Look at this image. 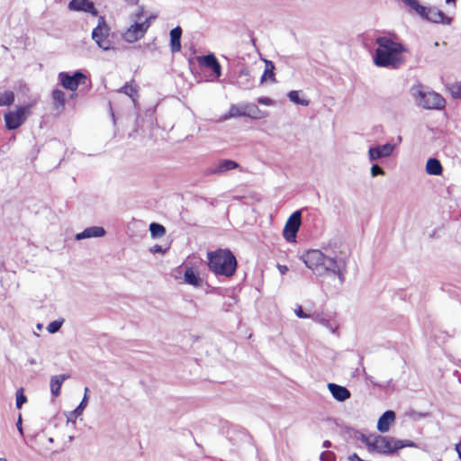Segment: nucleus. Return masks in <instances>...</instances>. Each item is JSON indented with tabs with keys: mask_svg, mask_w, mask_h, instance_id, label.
Segmentation results:
<instances>
[{
	"mask_svg": "<svg viewBox=\"0 0 461 461\" xmlns=\"http://www.w3.org/2000/svg\"><path fill=\"white\" fill-rule=\"evenodd\" d=\"M446 3L449 5L456 6V0H446Z\"/></svg>",
	"mask_w": 461,
	"mask_h": 461,
	"instance_id": "nucleus-50",
	"label": "nucleus"
},
{
	"mask_svg": "<svg viewBox=\"0 0 461 461\" xmlns=\"http://www.w3.org/2000/svg\"><path fill=\"white\" fill-rule=\"evenodd\" d=\"M312 319L321 326L325 327L329 331L333 334L337 333L339 323L336 319L335 314L324 312H313Z\"/></svg>",
	"mask_w": 461,
	"mask_h": 461,
	"instance_id": "nucleus-10",
	"label": "nucleus"
},
{
	"mask_svg": "<svg viewBox=\"0 0 461 461\" xmlns=\"http://www.w3.org/2000/svg\"><path fill=\"white\" fill-rule=\"evenodd\" d=\"M181 35L182 29L177 26L171 30L170 32V47L172 52H177L181 50Z\"/></svg>",
	"mask_w": 461,
	"mask_h": 461,
	"instance_id": "nucleus-23",
	"label": "nucleus"
},
{
	"mask_svg": "<svg viewBox=\"0 0 461 461\" xmlns=\"http://www.w3.org/2000/svg\"><path fill=\"white\" fill-rule=\"evenodd\" d=\"M0 461H7L5 458H0Z\"/></svg>",
	"mask_w": 461,
	"mask_h": 461,
	"instance_id": "nucleus-54",
	"label": "nucleus"
},
{
	"mask_svg": "<svg viewBox=\"0 0 461 461\" xmlns=\"http://www.w3.org/2000/svg\"><path fill=\"white\" fill-rule=\"evenodd\" d=\"M143 14H144V7L143 6H140L133 14H132V17H133V21H137V22H141V17L143 16Z\"/></svg>",
	"mask_w": 461,
	"mask_h": 461,
	"instance_id": "nucleus-43",
	"label": "nucleus"
},
{
	"mask_svg": "<svg viewBox=\"0 0 461 461\" xmlns=\"http://www.w3.org/2000/svg\"><path fill=\"white\" fill-rule=\"evenodd\" d=\"M210 270L216 276H232L237 268L235 256L228 249H218L207 254Z\"/></svg>",
	"mask_w": 461,
	"mask_h": 461,
	"instance_id": "nucleus-3",
	"label": "nucleus"
},
{
	"mask_svg": "<svg viewBox=\"0 0 461 461\" xmlns=\"http://www.w3.org/2000/svg\"><path fill=\"white\" fill-rule=\"evenodd\" d=\"M52 99H53V104L55 107H64L66 103V95L65 93L60 89H54L52 91Z\"/></svg>",
	"mask_w": 461,
	"mask_h": 461,
	"instance_id": "nucleus-28",
	"label": "nucleus"
},
{
	"mask_svg": "<svg viewBox=\"0 0 461 461\" xmlns=\"http://www.w3.org/2000/svg\"><path fill=\"white\" fill-rule=\"evenodd\" d=\"M238 84L243 88H250L252 84L249 79V70L244 68L240 70L238 77Z\"/></svg>",
	"mask_w": 461,
	"mask_h": 461,
	"instance_id": "nucleus-30",
	"label": "nucleus"
},
{
	"mask_svg": "<svg viewBox=\"0 0 461 461\" xmlns=\"http://www.w3.org/2000/svg\"><path fill=\"white\" fill-rule=\"evenodd\" d=\"M154 19H155V16L150 15V16L147 17L144 21L140 22V25L149 24V28Z\"/></svg>",
	"mask_w": 461,
	"mask_h": 461,
	"instance_id": "nucleus-44",
	"label": "nucleus"
},
{
	"mask_svg": "<svg viewBox=\"0 0 461 461\" xmlns=\"http://www.w3.org/2000/svg\"><path fill=\"white\" fill-rule=\"evenodd\" d=\"M118 93L124 94L131 97L133 102H135L134 96L138 93V86L135 84L134 80L127 82L123 86L117 90Z\"/></svg>",
	"mask_w": 461,
	"mask_h": 461,
	"instance_id": "nucleus-26",
	"label": "nucleus"
},
{
	"mask_svg": "<svg viewBox=\"0 0 461 461\" xmlns=\"http://www.w3.org/2000/svg\"><path fill=\"white\" fill-rule=\"evenodd\" d=\"M451 94L454 97L461 98V83H456L451 86Z\"/></svg>",
	"mask_w": 461,
	"mask_h": 461,
	"instance_id": "nucleus-41",
	"label": "nucleus"
},
{
	"mask_svg": "<svg viewBox=\"0 0 461 461\" xmlns=\"http://www.w3.org/2000/svg\"><path fill=\"white\" fill-rule=\"evenodd\" d=\"M394 420V411H386L385 412L383 413V415L379 418L377 421V429L382 433L387 432Z\"/></svg>",
	"mask_w": 461,
	"mask_h": 461,
	"instance_id": "nucleus-20",
	"label": "nucleus"
},
{
	"mask_svg": "<svg viewBox=\"0 0 461 461\" xmlns=\"http://www.w3.org/2000/svg\"><path fill=\"white\" fill-rule=\"evenodd\" d=\"M411 94L417 105L424 109L441 110L446 105V100L437 92L428 90L418 84L411 88Z\"/></svg>",
	"mask_w": 461,
	"mask_h": 461,
	"instance_id": "nucleus-4",
	"label": "nucleus"
},
{
	"mask_svg": "<svg viewBox=\"0 0 461 461\" xmlns=\"http://www.w3.org/2000/svg\"><path fill=\"white\" fill-rule=\"evenodd\" d=\"M341 241L333 238L321 244V249H309L300 256V259L312 272L320 277L337 276L339 283L345 281L346 261L337 255Z\"/></svg>",
	"mask_w": 461,
	"mask_h": 461,
	"instance_id": "nucleus-1",
	"label": "nucleus"
},
{
	"mask_svg": "<svg viewBox=\"0 0 461 461\" xmlns=\"http://www.w3.org/2000/svg\"><path fill=\"white\" fill-rule=\"evenodd\" d=\"M37 329L38 330H41L42 329V324H41V323L37 324Z\"/></svg>",
	"mask_w": 461,
	"mask_h": 461,
	"instance_id": "nucleus-53",
	"label": "nucleus"
},
{
	"mask_svg": "<svg viewBox=\"0 0 461 461\" xmlns=\"http://www.w3.org/2000/svg\"><path fill=\"white\" fill-rule=\"evenodd\" d=\"M32 104L20 106L16 110L9 112L5 115V125L8 130L19 128L31 113Z\"/></svg>",
	"mask_w": 461,
	"mask_h": 461,
	"instance_id": "nucleus-6",
	"label": "nucleus"
},
{
	"mask_svg": "<svg viewBox=\"0 0 461 461\" xmlns=\"http://www.w3.org/2000/svg\"><path fill=\"white\" fill-rule=\"evenodd\" d=\"M273 69H274L273 63L271 61H266V69L261 77V81H264L267 77L274 79L275 75H274Z\"/></svg>",
	"mask_w": 461,
	"mask_h": 461,
	"instance_id": "nucleus-35",
	"label": "nucleus"
},
{
	"mask_svg": "<svg viewBox=\"0 0 461 461\" xmlns=\"http://www.w3.org/2000/svg\"><path fill=\"white\" fill-rule=\"evenodd\" d=\"M104 234L105 230L103 227L92 226L85 229L82 232L77 233L76 235V240H81L90 238H100L104 236Z\"/></svg>",
	"mask_w": 461,
	"mask_h": 461,
	"instance_id": "nucleus-19",
	"label": "nucleus"
},
{
	"mask_svg": "<svg viewBox=\"0 0 461 461\" xmlns=\"http://www.w3.org/2000/svg\"><path fill=\"white\" fill-rule=\"evenodd\" d=\"M245 104H231L227 113L221 116L220 121L224 122L230 118L245 116Z\"/></svg>",
	"mask_w": 461,
	"mask_h": 461,
	"instance_id": "nucleus-22",
	"label": "nucleus"
},
{
	"mask_svg": "<svg viewBox=\"0 0 461 461\" xmlns=\"http://www.w3.org/2000/svg\"><path fill=\"white\" fill-rule=\"evenodd\" d=\"M245 117H250L253 119H258L261 117V111L254 104H245Z\"/></svg>",
	"mask_w": 461,
	"mask_h": 461,
	"instance_id": "nucleus-31",
	"label": "nucleus"
},
{
	"mask_svg": "<svg viewBox=\"0 0 461 461\" xmlns=\"http://www.w3.org/2000/svg\"><path fill=\"white\" fill-rule=\"evenodd\" d=\"M123 1L129 5H138L140 2V0H123Z\"/></svg>",
	"mask_w": 461,
	"mask_h": 461,
	"instance_id": "nucleus-49",
	"label": "nucleus"
},
{
	"mask_svg": "<svg viewBox=\"0 0 461 461\" xmlns=\"http://www.w3.org/2000/svg\"><path fill=\"white\" fill-rule=\"evenodd\" d=\"M320 461H336V455L332 451H323L320 456Z\"/></svg>",
	"mask_w": 461,
	"mask_h": 461,
	"instance_id": "nucleus-38",
	"label": "nucleus"
},
{
	"mask_svg": "<svg viewBox=\"0 0 461 461\" xmlns=\"http://www.w3.org/2000/svg\"><path fill=\"white\" fill-rule=\"evenodd\" d=\"M370 174L373 177H375L378 175L384 176L385 172L377 164H374L370 168Z\"/></svg>",
	"mask_w": 461,
	"mask_h": 461,
	"instance_id": "nucleus-39",
	"label": "nucleus"
},
{
	"mask_svg": "<svg viewBox=\"0 0 461 461\" xmlns=\"http://www.w3.org/2000/svg\"><path fill=\"white\" fill-rule=\"evenodd\" d=\"M27 402V397L23 393V389L20 388L16 392V407L21 409L22 406Z\"/></svg>",
	"mask_w": 461,
	"mask_h": 461,
	"instance_id": "nucleus-34",
	"label": "nucleus"
},
{
	"mask_svg": "<svg viewBox=\"0 0 461 461\" xmlns=\"http://www.w3.org/2000/svg\"><path fill=\"white\" fill-rule=\"evenodd\" d=\"M258 103L262 105H269V106L275 104V102L271 98L266 97V96L258 97Z\"/></svg>",
	"mask_w": 461,
	"mask_h": 461,
	"instance_id": "nucleus-42",
	"label": "nucleus"
},
{
	"mask_svg": "<svg viewBox=\"0 0 461 461\" xmlns=\"http://www.w3.org/2000/svg\"><path fill=\"white\" fill-rule=\"evenodd\" d=\"M29 363H30L31 365H34V364H36V361H35V359L31 358V359H29Z\"/></svg>",
	"mask_w": 461,
	"mask_h": 461,
	"instance_id": "nucleus-52",
	"label": "nucleus"
},
{
	"mask_svg": "<svg viewBox=\"0 0 461 461\" xmlns=\"http://www.w3.org/2000/svg\"><path fill=\"white\" fill-rule=\"evenodd\" d=\"M88 393H89V389L87 387H86L85 392H84V397H83L82 401L80 402V403H77V407L75 410H73L66 414L68 423L71 422V423L75 424L77 419L83 413L84 410L86 409V407L87 406V403H88V399H89Z\"/></svg>",
	"mask_w": 461,
	"mask_h": 461,
	"instance_id": "nucleus-16",
	"label": "nucleus"
},
{
	"mask_svg": "<svg viewBox=\"0 0 461 461\" xmlns=\"http://www.w3.org/2000/svg\"><path fill=\"white\" fill-rule=\"evenodd\" d=\"M108 35L109 28L104 23V19L100 17L98 25L92 32V39L99 48L108 50L111 49L110 41L107 40Z\"/></svg>",
	"mask_w": 461,
	"mask_h": 461,
	"instance_id": "nucleus-8",
	"label": "nucleus"
},
{
	"mask_svg": "<svg viewBox=\"0 0 461 461\" xmlns=\"http://www.w3.org/2000/svg\"><path fill=\"white\" fill-rule=\"evenodd\" d=\"M363 442L370 450L380 454H392L395 452V438L381 435H370L363 438Z\"/></svg>",
	"mask_w": 461,
	"mask_h": 461,
	"instance_id": "nucleus-5",
	"label": "nucleus"
},
{
	"mask_svg": "<svg viewBox=\"0 0 461 461\" xmlns=\"http://www.w3.org/2000/svg\"><path fill=\"white\" fill-rule=\"evenodd\" d=\"M328 389L333 398L339 402H344L350 398L351 393L345 386L330 383L328 384Z\"/></svg>",
	"mask_w": 461,
	"mask_h": 461,
	"instance_id": "nucleus-18",
	"label": "nucleus"
},
{
	"mask_svg": "<svg viewBox=\"0 0 461 461\" xmlns=\"http://www.w3.org/2000/svg\"><path fill=\"white\" fill-rule=\"evenodd\" d=\"M86 78V75L81 71H76L72 75L67 72L59 74V80L62 86L70 91H76L79 85L85 84Z\"/></svg>",
	"mask_w": 461,
	"mask_h": 461,
	"instance_id": "nucleus-9",
	"label": "nucleus"
},
{
	"mask_svg": "<svg viewBox=\"0 0 461 461\" xmlns=\"http://www.w3.org/2000/svg\"><path fill=\"white\" fill-rule=\"evenodd\" d=\"M377 49L374 62L377 67L398 68L403 62L404 47L387 37H378L375 41Z\"/></svg>",
	"mask_w": 461,
	"mask_h": 461,
	"instance_id": "nucleus-2",
	"label": "nucleus"
},
{
	"mask_svg": "<svg viewBox=\"0 0 461 461\" xmlns=\"http://www.w3.org/2000/svg\"><path fill=\"white\" fill-rule=\"evenodd\" d=\"M151 252L153 253H160V252H164L163 249L161 246L159 245H155L151 249Z\"/></svg>",
	"mask_w": 461,
	"mask_h": 461,
	"instance_id": "nucleus-47",
	"label": "nucleus"
},
{
	"mask_svg": "<svg viewBox=\"0 0 461 461\" xmlns=\"http://www.w3.org/2000/svg\"><path fill=\"white\" fill-rule=\"evenodd\" d=\"M330 446H331L330 441H329V440H325V441L323 442V447H325V448H329Z\"/></svg>",
	"mask_w": 461,
	"mask_h": 461,
	"instance_id": "nucleus-51",
	"label": "nucleus"
},
{
	"mask_svg": "<svg viewBox=\"0 0 461 461\" xmlns=\"http://www.w3.org/2000/svg\"><path fill=\"white\" fill-rule=\"evenodd\" d=\"M415 447V443L411 440L395 439V451H397L402 447Z\"/></svg>",
	"mask_w": 461,
	"mask_h": 461,
	"instance_id": "nucleus-37",
	"label": "nucleus"
},
{
	"mask_svg": "<svg viewBox=\"0 0 461 461\" xmlns=\"http://www.w3.org/2000/svg\"><path fill=\"white\" fill-rule=\"evenodd\" d=\"M62 321H53L47 326V330L53 334L59 330L62 325Z\"/></svg>",
	"mask_w": 461,
	"mask_h": 461,
	"instance_id": "nucleus-36",
	"label": "nucleus"
},
{
	"mask_svg": "<svg viewBox=\"0 0 461 461\" xmlns=\"http://www.w3.org/2000/svg\"><path fill=\"white\" fill-rule=\"evenodd\" d=\"M197 60L201 66H204L206 68H211L214 72L216 77L221 76V65L213 54H208L205 56L198 57Z\"/></svg>",
	"mask_w": 461,
	"mask_h": 461,
	"instance_id": "nucleus-17",
	"label": "nucleus"
},
{
	"mask_svg": "<svg viewBox=\"0 0 461 461\" xmlns=\"http://www.w3.org/2000/svg\"><path fill=\"white\" fill-rule=\"evenodd\" d=\"M69 377H70V375H68V374H63V375H58L51 376L50 381V392L53 396L58 397L60 394V389H61L62 384L64 383V381H66Z\"/></svg>",
	"mask_w": 461,
	"mask_h": 461,
	"instance_id": "nucleus-21",
	"label": "nucleus"
},
{
	"mask_svg": "<svg viewBox=\"0 0 461 461\" xmlns=\"http://www.w3.org/2000/svg\"><path fill=\"white\" fill-rule=\"evenodd\" d=\"M395 147V144L391 143H385L383 145H375L370 147L367 151V157L369 161L374 162L378 159L390 157L393 154Z\"/></svg>",
	"mask_w": 461,
	"mask_h": 461,
	"instance_id": "nucleus-11",
	"label": "nucleus"
},
{
	"mask_svg": "<svg viewBox=\"0 0 461 461\" xmlns=\"http://www.w3.org/2000/svg\"><path fill=\"white\" fill-rule=\"evenodd\" d=\"M289 100L293 102L295 104L303 105V106H308L310 104V101L306 98H302L300 96V92L297 90H292L287 95Z\"/></svg>",
	"mask_w": 461,
	"mask_h": 461,
	"instance_id": "nucleus-29",
	"label": "nucleus"
},
{
	"mask_svg": "<svg viewBox=\"0 0 461 461\" xmlns=\"http://www.w3.org/2000/svg\"><path fill=\"white\" fill-rule=\"evenodd\" d=\"M442 166L438 159L430 158L426 163V172L431 176H440L442 174Z\"/></svg>",
	"mask_w": 461,
	"mask_h": 461,
	"instance_id": "nucleus-24",
	"label": "nucleus"
},
{
	"mask_svg": "<svg viewBox=\"0 0 461 461\" xmlns=\"http://www.w3.org/2000/svg\"><path fill=\"white\" fill-rule=\"evenodd\" d=\"M149 230L153 238H158L166 233V229L163 225L156 222H152L149 225Z\"/></svg>",
	"mask_w": 461,
	"mask_h": 461,
	"instance_id": "nucleus-32",
	"label": "nucleus"
},
{
	"mask_svg": "<svg viewBox=\"0 0 461 461\" xmlns=\"http://www.w3.org/2000/svg\"><path fill=\"white\" fill-rule=\"evenodd\" d=\"M14 101V94L12 91H6L0 95V106L10 105Z\"/></svg>",
	"mask_w": 461,
	"mask_h": 461,
	"instance_id": "nucleus-33",
	"label": "nucleus"
},
{
	"mask_svg": "<svg viewBox=\"0 0 461 461\" xmlns=\"http://www.w3.org/2000/svg\"><path fill=\"white\" fill-rule=\"evenodd\" d=\"M302 223V213L300 211H295L286 221L283 230V236L288 242H295L296 235Z\"/></svg>",
	"mask_w": 461,
	"mask_h": 461,
	"instance_id": "nucleus-7",
	"label": "nucleus"
},
{
	"mask_svg": "<svg viewBox=\"0 0 461 461\" xmlns=\"http://www.w3.org/2000/svg\"><path fill=\"white\" fill-rule=\"evenodd\" d=\"M277 268H278L279 272L281 273V275H285L288 271V267L285 265L278 264Z\"/></svg>",
	"mask_w": 461,
	"mask_h": 461,
	"instance_id": "nucleus-46",
	"label": "nucleus"
},
{
	"mask_svg": "<svg viewBox=\"0 0 461 461\" xmlns=\"http://www.w3.org/2000/svg\"><path fill=\"white\" fill-rule=\"evenodd\" d=\"M16 427H17V429L19 430L21 436H23V426H22V416L19 415V418H18V420H17V423H16Z\"/></svg>",
	"mask_w": 461,
	"mask_h": 461,
	"instance_id": "nucleus-45",
	"label": "nucleus"
},
{
	"mask_svg": "<svg viewBox=\"0 0 461 461\" xmlns=\"http://www.w3.org/2000/svg\"><path fill=\"white\" fill-rule=\"evenodd\" d=\"M408 8L409 13H415L421 15L425 12V6L421 5L417 0H401Z\"/></svg>",
	"mask_w": 461,
	"mask_h": 461,
	"instance_id": "nucleus-27",
	"label": "nucleus"
},
{
	"mask_svg": "<svg viewBox=\"0 0 461 461\" xmlns=\"http://www.w3.org/2000/svg\"><path fill=\"white\" fill-rule=\"evenodd\" d=\"M420 17L429 22L444 25H450L452 23L451 17L447 16L441 10L435 6H425V12Z\"/></svg>",
	"mask_w": 461,
	"mask_h": 461,
	"instance_id": "nucleus-12",
	"label": "nucleus"
},
{
	"mask_svg": "<svg viewBox=\"0 0 461 461\" xmlns=\"http://www.w3.org/2000/svg\"><path fill=\"white\" fill-rule=\"evenodd\" d=\"M294 313L298 318H301V319H309V318L312 319V313L308 314V313L304 312L302 306H300V305H298L297 308L294 310Z\"/></svg>",
	"mask_w": 461,
	"mask_h": 461,
	"instance_id": "nucleus-40",
	"label": "nucleus"
},
{
	"mask_svg": "<svg viewBox=\"0 0 461 461\" xmlns=\"http://www.w3.org/2000/svg\"><path fill=\"white\" fill-rule=\"evenodd\" d=\"M239 168L242 171L240 166L234 160L231 159H221L212 167L206 169L204 175H222L230 170Z\"/></svg>",
	"mask_w": 461,
	"mask_h": 461,
	"instance_id": "nucleus-14",
	"label": "nucleus"
},
{
	"mask_svg": "<svg viewBox=\"0 0 461 461\" xmlns=\"http://www.w3.org/2000/svg\"><path fill=\"white\" fill-rule=\"evenodd\" d=\"M184 280L186 284L198 287L202 284V279L195 274L191 267H187L184 273Z\"/></svg>",
	"mask_w": 461,
	"mask_h": 461,
	"instance_id": "nucleus-25",
	"label": "nucleus"
},
{
	"mask_svg": "<svg viewBox=\"0 0 461 461\" xmlns=\"http://www.w3.org/2000/svg\"><path fill=\"white\" fill-rule=\"evenodd\" d=\"M68 9L71 11L85 12L93 16L98 15V11L91 0H71L68 4Z\"/></svg>",
	"mask_w": 461,
	"mask_h": 461,
	"instance_id": "nucleus-15",
	"label": "nucleus"
},
{
	"mask_svg": "<svg viewBox=\"0 0 461 461\" xmlns=\"http://www.w3.org/2000/svg\"><path fill=\"white\" fill-rule=\"evenodd\" d=\"M149 30V24L140 25V22L135 21L122 34V39L129 42L134 43L144 37Z\"/></svg>",
	"mask_w": 461,
	"mask_h": 461,
	"instance_id": "nucleus-13",
	"label": "nucleus"
},
{
	"mask_svg": "<svg viewBox=\"0 0 461 461\" xmlns=\"http://www.w3.org/2000/svg\"><path fill=\"white\" fill-rule=\"evenodd\" d=\"M349 461H366L360 458L357 454H352L348 456Z\"/></svg>",
	"mask_w": 461,
	"mask_h": 461,
	"instance_id": "nucleus-48",
	"label": "nucleus"
}]
</instances>
